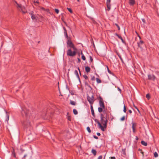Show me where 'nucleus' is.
Segmentation results:
<instances>
[{
  "mask_svg": "<svg viewBox=\"0 0 159 159\" xmlns=\"http://www.w3.org/2000/svg\"><path fill=\"white\" fill-rule=\"evenodd\" d=\"M21 112L22 116H25L26 117V119L22 123L24 127L27 128L31 127V122L29 119H30L31 117L29 114V111L25 107H21Z\"/></svg>",
  "mask_w": 159,
  "mask_h": 159,
  "instance_id": "nucleus-1",
  "label": "nucleus"
},
{
  "mask_svg": "<svg viewBox=\"0 0 159 159\" xmlns=\"http://www.w3.org/2000/svg\"><path fill=\"white\" fill-rule=\"evenodd\" d=\"M107 115L106 114V116L105 117L102 114H101V122L103 125V126L101 125V123L98 121L96 122L99 128L103 131H105V129L107 127V123L108 121L107 120Z\"/></svg>",
  "mask_w": 159,
  "mask_h": 159,
  "instance_id": "nucleus-2",
  "label": "nucleus"
},
{
  "mask_svg": "<svg viewBox=\"0 0 159 159\" xmlns=\"http://www.w3.org/2000/svg\"><path fill=\"white\" fill-rule=\"evenodd\" d=\"M16 3L17 5V7L18 8L19 10H21L23 13H25L27 12V10L24 6H22L21 5H19L16 2Z\"/></svg>",
  "mask_w": 159,
  "mask_h": 159,
  "instance_id": "nucleus-3",
  "label": "nucleus"
},
{
  "mask_svg": "<svg viewBox=\"0 0 159 159\" xmlns=\"http://www.w3.org/2000/svg\"><path fill=\"white\" fill-rule=\"evenodd\" d=\"M67 44L68 47H69L70 48H72L74 50H76V48L70 40H68L67 42Z\"/></svg>",
  "mask_w": 159,
  "mask_h": 159,
  "instance_id": "nucleus-4",
  "label": "nucleus"
},
{
  "mask_svg": "<svg viewBox=\"0 0 159 159\" xmlns=\"http://www.w3.org/2000/svg\"><path fill=\"white\" fill-rule=\"evenodd\" d=\"M76 52L75 50L72 51L70 49H69L67 51V55L70 57H74L75 55Z\"/></svg>",
  "mask_w": 159,
  "mask_h": 159,
  "instance_id": "nucleus-5",
  "label": "nucleus"
},
{
  "mask_svg": "<svg viewBox=\"0 0 159 159\" xmlns=\"http://www.w3.org/2000/svg\"><path fill=\"white\" fill-rule=\"evenodd\" d=\"M99 99V104L100 107H102L104 108H106L102 98L100 96Z\"/></svg>",
  "mask_w": 159,
  "mask_h": 159,
  "instance_id": "nucleus-6",
  "label": "nucleus"
},
{
  "mask_svg": "<svg viewBox=\"0 0 159 159\" xmlns=\"http://www.w3.org/2000/svg\"><path fill=\"white\" fill-rule=\"evenodd\" d=\"M87 100L90 104L91 105H92L94 102V97L92 95L91 97L89 96L87 97Z\"/></svg>",
  "mask_w": 159,
  "mask_h": 159,
  "instance_id": "nucleus-7",
  "label": "nucleus"
},
{
  "mask_svg": "<svg viewBox=\"0 0 159 159\" xmlns=\"http://www.w3.org/2000/svg\"><path fill=\"white\" fill-rule=\"evenodd\" d=\"M131 124L132 125V128L133 129V133H135L136 132V128L137 124L136 123L132 121Z\"/></svg>",
  "mask_w": 159,
  "mask_h": 159,
  "instance_id": "nucleus-8",
  "label": "nucleus"
},
{
  "mask_svg": "<svg viewBox=\"0 0 159 159\" xmlns=\"http://www.w3.org/2000/svg\"><path fill=\"white\" fill-rule=\"evenodd\" d=\"M111 0H107L106 2L107 6V10L109 11L111 9Z\"/></svg>",
  "mask_w": 159,
  "mask_h": 159,
  "instance_id": "nucleus-9",
  "label": "nucleus"
},
{
  "mask_svg": "<svg viewBox=\"0 0 159 159\" xmlns=\"http://www.w3.org/2000/svg\"><path fill=\"white\" fill-rule=\"evenodd\" d=\"M144 43V42L143 41L140 40L139 42L137 43L138 47L141 49L143 48L142 46Z\"/></svg>",
  "mask_w": 159,
  "mask_h": 159,
  "instance_id": "nucleus-10",
  "label": "nucleus"
},
{
  "mask_svg": "<svg viewBox=\"0 0 159 159\" xmlns=\"http://www.w3.org/2000/svg\"><path fill=\"white\" fill-rule=\"evenodd\" d=\"M155 78V76L153 75H148V79L149 80H154Z\"/></svg>",
  "mask_w": 159,
  "mask_h": 159,
  "instance_id": "nucleus-11",
  "label": "nucleus"
},
{
  "mask_svg": "<svg viewBox=\"0 0 159 159\" xmlns=\"http://www.w3.org/2000/svg\"><path fill=\"white\" fill-rule=\"evenodd\" d=\"M63 28L64 29L65 36L66 38H67V39H68L69 37L67 35L66 30V29L65 27H63Z\"/></svg>",
  "mask_w": 159,
  "mask_h": 159,
  "instance_id": "nucleus-12",
  "label": "nucleus"
},
{
  "mask_svg": "<svg viewBox=\"0 0 159 159\" xmlns=\"http://www.w3.org/2000/svg\"><path fill=\"white\" fill-rule=\"evenodd\" d=\"M98 112L100 113H101L102 111L103 112H105L106 108H102V107H100L98 108Z\"/></svg>",
  "mask_w": 159,
  "mask_h": 159,
  "instance_id": "nucleus-13",
  "label": "nucleus"
},
{
  "mask_svg": "<svg viewBox=\"0 0 159 159\" xmlns=\"http://www.w3.org/2000/svg\"><path fill=\"white\" fill-rule=\"evenodd\" d=\"M90 108H91V111L92 114L93 116V117H95V116L94 114V111L93 109V107L92 105L90 106Z\"/></svg>",
  "mask_w": 159,
  "mask_h": 159,
  "instance_id": "nucleus-14",
  "label": "nucleus"
},
{
  "mask_svg": "<svg viewBox=\"0 0 159 159\" xmlns=\"http://www.w3.org/2000/svg\"><path fill=\"white\" fill-rule=\"evenodd\" d=\"M74 74L76 75L79 80L80 81V79L78 74V72L77 70H75L74 71Z\"/></svg>",
  "mask_w": 159,
  "mask_h": 159,
  "instance_id": "nucleus-15",
  "label": "nucleus"
},
{
  "mask_svg": "<svg viewBox=\"0 0 159 159\" xmlns=\"http://www.w3.org/2000/svg\"><path fill=\"white\" fill-rule=\"evenodd\" d=\"M129 3L130 5H133L135 4L134 0H129Z\"/></svg>",
  "mask_w": 159,
  "mask_h": 159,
  "instance_id": "nucleus-16",
  "label": "nucleus"
},
{
  "mask_svg": "<svg viewBox=\"0 0 159 159\" xmlns=\"http://www.w3.org/2000/svg\"><path fill=\"white\" fill-rule=\"evenodd\" d=\"M85 70L87 72H89L90 70V68L89 66H86L85 68Z\"/></svg>",
  "mask_w": 159,
  "mask_h": 159,
  "instance_id": "nucleus-17",
  "label": "nucleus"
},
{
  "mask_svg": "<svg viewBox=\"0 0 159 159\" xmlns=\"http://www.w3.org/2000/svg\"><path fill=\"white\" fill-rule=\"evenodd\" d=\"M92 152L94 156H95L97 154V152L96 150L93 149H92Z\"/></svg>",
  "mask_w": 159,
  "mask_h": 159,
  "instance_id": "nucleus-18",
  "label": "nucleus"
},
{
  "mask_svg": "<svg viewBox=\"0 0 159 159\" xmlns=\"http://www.w3.org/2000/svg\"><path fill=\"white\" fill-rule=\"evenodd\" d=\"M84 84H85V86H88V87H89V88H90L91 89H92V87H91V86L89 85L88 82L87 81H85V82H84Z\"/></svg>",
  "mask_w": 159,
  "mask_h": 159,
  "instance_id": "nucleus-19",
  "label": "nucleus"
},
{
  "mask_svg": "<svg viewBox=\"0 0 159 159\" xmlns=\"http://www.w3.org/2000/svg\"><path fill=\"white\" fill-rule=\"evenodd\" d=\"M117 55L119 57V58L120 59V60H121V61L122 62V63H124V61H123L122 58L121 56L120 55V54L119 53H117Z\"/></svg>",
  "mask_w": 159,
  "mask_h": 159,
  "instance_id": "nucleus-20",
  "label": "nucleus"
},
{
  "mask_svg": "<svg viewBox=\"0 0 159 159\" xmlns=\"http://www.w3.org/2000/svg\"><path fill=\"white\" fill-rule=\"evenodd\" d=\"M141 144L144 146H147V143L145 142L144 141L142 140L141 142Z\"/></svg>",
  "mask_w": 159,
  "mask_h": 159,
  "instance_id": "nucleus-21",
  "label": "nucleus"
},
{
  "mask_svg": "<svg viewBox=\"0 0 159 159\" xmlns=\"http://www.w3.org/2000/svg\"><path fill=\"white\" fill-rule=\"evenodd\" d=\"M96 80L98 84L102 82L101 80L98 78H97L96 79Z\"/></svg>",
  "mask_w": 159,
  "mask_h": 159,
  "instance_id": "nucleus-22",
  "label": "nucleus"
},
{
  "mask_svg": "<svg viewBox=\"0 0 159 159\" xmlns=\"http://www.w3.org/2000/svg\"><path fill=\"white\" fill-rule=\"evenodd\" d=\"M73 112L74 114L76 115L78 114V111L76 109H74L73 110Z\"/></svg>",
  "mask_w": 159,
  "mask_h": 159,
  "instance_id": "nucleus-23",
  "label": "nucleus"
},
{
  "mask_svg": "<svg viewBox=\"0 0 159 159\" xmlns=\"http://www.w3.org/2000/svg\"><path fill=\"white\" fill-rule=\"evenodd\" d=\"M70 103L71 105H76L75 102L72 101H70Z\"/></svg>",
  "mask_w": 159,
  "mask_h": 159,
  "instance_id": "nucleus-24",
  "label": "nucleus"
},
{
  "mask_svg": "<svg viewBox=\"0 0 159 159\" xmlns=\"http://www.w3.org/2000/svg\"><path fill=\"white\" fill-rule=\"evenodd\" d=\"M146 97L148 100H149L150 98V96L148 93L146 94Z\"/></svg>",
  "mask_w": 159,
  "mask_h": 159,
  "instance_id": "nucleus-25",
  "label": "nucleus"
},
{
  "mask_svg": "<svg viewBox=\"0 0 159 159\" xmlns=\"http://www.w3.org/2000/svg\"><path fill=\"white\" fill-rule=\"evenodd\" d=\"M154 157H158V156L157 153L156 152H155L154 153Z\"/></svg>",
  "mask_w": 159,
  "mask_h": 159,
  "instance_id": "nucleus-26",
  "label": "nucleus"
},
{
  "mask_svg": "<svg viewBox=\"0 0 159 159\" xmlns=\"http://www.w3.org/2000/svg\"><path fill=\"white\" fill-rule=\"evenodd\" d=\"M126 107H125V104H124V109H123V111L125 113L126 112Z\"/></svg>",
  "mask_w": 159,
  "mask_h": 159,
  "instance_id": "nucleus-27",
  "label": "nucleus"
},
{
  "mask_svg": "<svg viewBox=\"0 0 159 159\" xmlns=\"http://www.w3.org/2000/svg\"><path fill=\"white\" fill-rule=\"evenodd\" d=\"M115 35L117 36L119 39H120L122 38V37L120 36L117 33L115 34Z\"/></svg>",
  "mask_w": 159,
  "mask_h": 159,
  "instance_id": "nucleus-28",
  "label": "nucleus"
},
{
  "mask_svg": "<svg viewBox=\"0 0 159 159\" xmlns=\"http://www.w3.org/2000/svg\"><path fill=\"white\" fill-rule=\"evenodd\" d=\"M31 18L32 20H34L35 19V16L34 15L32 14V16H31Z\"/></svg>",
  "mask_w": 159,
  "mask_h": 159,
  "instance_id": "nucleus-29",
  "label": "nucleus"
},
{
  "mask_svg": "<svg viewBox=\"0 0 159 159\" xmlns=\"http://www.w3.org/2000/svg\"><path fill=\"white\" fill-rule=\"evenodd\" d=\"M125 116H123L120 118V120L122 121H123L124 120H125Z\"/></svg>",
  "mask_w": 159,
  "mask_h": 159,
  "instance_id": "nucleus-30",
  "label": "nucleus"
},
{
  "mask_svg": "<svg viewBox=\"0 0 159 159\" xmlns=\"http://www.w3.org/2000/svg\"><path fill=\"white\" fill-rule=\"evenodd\" d=\"M87 129L89 133H90L91 132V130L89 127L88 126L87 127Z\"/></svg>",
  "mask_w": 159,
  "mask_h": 159,
  "instance_id": "nucleus-31",
  "label": "nucleus"
},
{
  "mask_svg": "<svg viewBox=\"0 0 159 159\" xmlns=\"http://www.w3.org/2000/svg\"><path fill=\"white\" fill-rule=\"evenodd\" d=\"M83 77L84 78L85 80H87L88 79V77L87 76V75H83Z\"/></svg>",
  "mask_w": 159,
  "mask_h": 159,
  "instance_id": "nucleus-32",
  "label": "nucleus"
},
{
  "mask_svg": "<svg viewBox=\"0 0 159 159\" xmlns=\"http://www.w3.org/2000/svg\"><path fill=\"white\" fill-rule=\"evenodd\" d=\"M81 58L82 60L84 61L86 59V58L84 55H82V56Z\"/></svg>",
  "mask_w": 159,
  "mask_h": 159,
  "instance_id": "nucleus-33",
  "label": "nucleus"
},
{
  "mask_svg": "<svg viewBox=\"0 0 159 159\" xmlns=\"http://www.w3.org/2000/svg\"><path fill=\"white\" fill-rule=\"evenodd\" d=\"M67 9L71 13H72V11L71 8H67Z\"/></svg>",
  "mask_w": 159,
  "mask_h": 159,
  "instance_id": "nucleus-34",
  "label": "nucleus"
},
{
  "mask_svg": "<svg viewBox=\"0 0 159 159\" xmlns=\"http://www.w3.org/2000/svg\"><path fill=\"white\" fill-rule=\"evenodd\" d=\"M55 11L57 14H58L59 12V10L58 9H55Z\"/></svg>",
  "mask_w": 159,
  "mask_h": 159,
  "instance_id": "nucleus-35",
  "label": "nucleus"
},
{
  "mask_svg": "<svg viewBox=\"0 0 159 159\" xmlns=\"http://www.w3.org/2000/svg\"><path fill=\"white\" fill-rule=\"evenodd\" d=\"M115 25L117 27L118 30H120V28L119 25H118V24H115Z\"/></svg>",
  "mask_w": 159,
  "mask_h": 159,
  "instance_id": "nucleus-36",
  "label": "nucleus"
},
{
  "mask_svg": "<svg viewBox=\"0 0 159 159\" xmlns=\"http://www.w3.org/2000/svg\"><path fill=\"white\" fill-rule=\"evenodd\" d=\"M107 71L108 72L110 73V74H111V71L109 70V68H108V67L107 66Z\"/></svg>",
  "mask_w": 159,
  "mask_h": 159,
  "instance_id": "nucleus-37",
  "label": "nucleus"
},
{
  "mask_svg": "<svg viewBox=\"0 0 159 159\" xmlns=\"http://www.w3.org/2000/svg\"><path fill=\"white\" fill-rule=\"evenodd\" d=\"M89 58H90V62H92L93 61V59L92 57L91 56H90L89 57Z\"/></svg>",
  "mask_w": 159,
  "mask_h": 159,
  "instance_id": "nucleus-38",
  "label": "nucleus"
},
{
  "mask_svg": "<svg viewBox=\"0 0 159 159\" xmlns=\"http://www.w3.org/2000/svg\"><path fill=\"white\" fill-rule=\"evenodd\" d=\"M6 116L7 119V120H8L9 118V115L8 114L7 112H6Z\"/></svg>",
  "mask_w": 159,
  "mask_h": 159,
  "instance_id": "nucleus-39",
  "label": "nucleus"
},
{
  "mask_svg": "<svg viewBox=\"0 0 159 159\" xmlns=\"http://www.w3.org/2000/svg\"><path fill=\"white\" fill-rule=\"evenodd\" d=\"M122 152H123V154L124 155H125L126 153H125V149H122Z\"/></svg>",
  "mask_w": 159,
  "mask_h": 159,
  "instance_id": "nucleus-40",
  "label": "nucleus"
},
{
  "mask_svg": "<svg viewBox=\"0 0 159 159\" xmlns=\"http://www.w3.org/2000/svg\"><path fill=\"white\" fill-rule=\"evenodd\" d=\"M67 119L68 120L70 121L71 120V118L70 116H67Z\"/></svg>",
  "mask_w": 159,
  "mask_h": 159,
  "instance_id": "nucleus-41",
  "label": "nucleus"
},
{
  "mask_svg": "<svg viewBox=\"0 0 159 159\" xmlns=\"http://www.w3.org/2000/svg\"><path fill=\"white\" fill-rule=\"evenodd\" d=\"M102 155L100 156L98 158V159H102Z\"/></svg>",
  "mask_w": 159,
  "mask_h": 159,
  "instance_id": "nucleus-42",
  "label": "nucleus"
},
{
  "mask_svg": "<svg viewBox=\"0 0 159 159\" xmlns=\"http://www.w3.org/2000/svg\"><path fill=\"white\" fill-rule=\"evenodd\" d=\"M95 77L94 76H93L92 78H91V80H95Z\"/></svg>",
  "mask_w": 159,
  "mask_h": 159,
  "instance_id": "nucleus-43",
  "label": "nucleus"
},
{
  "mask_svg": "<svg viewBox=\"0 0 159 159\" xmlns=\"http://www.w3.org/2000/svg\"><path fill=\"white\" fill-rule=\"evenodd\" d=\"M34 3H37V4H39V1H38V0L36 1H34Z\"/></svg>",
  "mask_w": 159,
  "mask_h": 159,
  "instance_id": "nucleus-44",
  "label": "nucleus"
},
{
  "mask_svg": "<svg viewBox=\"0 0 159 159\" xmlns=\"http://www.w3.org/2000/svg\"><path fill=\"white\" fill-rule=\"evenodd\" d=\"M141 20H142V21L143 22V23H145L146 21H145V20L143 18V19H142Z\"/></svg>",
  "mask_w": 159,
  "mask_h": 159,
  "instance_id": "nucleus-45",
  "label": "nucleus"
},
{
  "mask_svg": "<svg viewBox=\"0 0 159 159\" xmlns=\"http://www.w3.org/2000/svg\"><path fill=\"white\" fill-rule=\"evenodd\" d=\"M121 40V41L123 43H125V41L123 39H122V37L121 38V39H120Z\"/></svg>",
  "mask_w": 159,
  "mask_h": 159,
  "instance_id": "nucleus-46",
  "label": "nucleus"
},
{
  "mask_svg": "<svg viewBox=\"0 0 159 159\" xmlns=\"http://www.w3.org/2000/svg\"><path fill=\"white\" fill-rule=\"evenodd\" d=\"M40 9L43 11H46V9L43 7H40Z\"/></svg>",
  "mask_w": 159,
  "mask_h": 159,
  "instance_id": "nucleus-47",
  "label": "nucleus"
},
{
  "mask_svg": "<svg viewBox=\"0 0 159 159\" xmlns=\"http://www.w3.org/2000/svg\"><path fill=\"white\" fill-rule=\"evenodd\" d=\"M93 138H95V139H98V137L97 136H96V135H93Z\"/></svg>",
  "mask_w": 159,
  "mask_h": 159,
  "instance_id": "nucleus-48",
  "label": "nucleus"
},
{
  "mask_svg": "<svg viewBox=\"0 0 159 159\" xmlns=\"http://www.w3.org/2000/svg\"><path fill=\"white\" fill-rule=\"evenodd\" d=\"M134 107L137 110V111L139 113L140 112V111L139 110V109L137 108V107H136L135 106H134Z\"/></svg>",
  "mask_w": 159,
  "mask_h": 159,
  "instance_id": "nucleus-49",
  "label": "nucleus"
},
{
  "mask_svg": "<svg viewBox=\"0 0 159 159\" xmlns=\"http://www.w3.org/2000/svg\"><path fill=\"white\" fill-rule=\"evenodd\" d=\"M26 156H27L26 154L24 156L23 158H22V159H25V158Z\"/></svg>",
  "mask_w": 159,
  "mask_h": 159,
  "instance_id": "nucleus-50",
  "label": "nucleus"
},
{
  "mask_svg": "<svg viewBox=\"0 0 159 159\" xmlns=\"http://www.w3.org/2000/svg\"><path fill=\"white\" fill-rule=\"evenodd\" d=\"M117 89H118V90L120 92V93L121 92V89L119 87H118Z\"/></svg>",
  "mask_w": 159,
  "mask_h": 159,
  "instance_id": "nucleus-51",
  "label": "nucleus"
},
{
  "mask_svg": "<svg viewBox=\"0 0 159 159\" xmlns=\"http://www.w3.org/2000/svg\"><path fill=\"white\" fill-rule=\"evenodd\" d=\"M97 135H98V136H100L101 135L100 133H98V132L97 133Z\"/></svg>",
  "mask_w": 159,
  "mask_h": 159,
  "instance_id": "nucleus-52",
  "label": "nucleus"
},
{
  "mask_svg": "<svg viewBox=\"0 0 159 159\" xmlns=\"http://www.w3.org/2000/svg\"><path fill=\"white\" fill-rule=\"evenodd\" d=\"M128 112L130 113L131 114L132 112V111L130 110H128Z\"/></svg>",
  "mask_w": 159,
  "mask_h": 159,
  "instance_id": "nucleus-53",
  "label": "nucleus"
},
{
  "mask_svg": "<svg viewBox=\"0 0 159 159\" xmlns=\"http://www.w3.org/2000/svg\"><path fill=\"white\" fill-rule=\"evenodd\" d=\"M111 159H116L115 157H111Z\"/></svg>",
  "mask_w": 159,
  "mask_h": 159,
  "instance_id": "nucleus-54",
  "label": "nucleus"
},
{
  "mask_svg": "<svg viewBox=\"0 0 159 159\" xmlns=\"http://www.w3.org/2000/svg\"><path fill=\"white\" fill-rule=\"evenodd\" d=\"M135 139L136 140H139V138L137 136L136 137Z\"/></svg>",
  "mask_w": 159,
  "mask_h": 159,
  "instance_id": "nucleus-55",
  "label": "nucleus"
},
{
  "mask_svg": "<svg viewBox=\"0 0 159 159\" xmlns=\"http://www.w3.org/2000/svg\"><path fill=\"white\" fill-rule=\"evenodd\" d=\"M78 70H79L80 75H81V72H80V69H79V67L78 68Z\"/></svg>",
  "mask_w": 159,
  "mask_h": 159,
  "instance_id": "nucleus-56",
  "label": "nucleus"
},
{
  "mask_svg": "<svg viewBox=\"0 0 159 159\" xmlns=\"http://www.w3.org/2000/svg\"><path fill=\"white\" fill-rule=\"evenodd\" d=\"M69 116V112H67V116Z\"/></svg>",
  "mask_w": 159,
  "mask_h": 159,
  "instance_id": "nucleus-57",
  "label": "nucleus"
},
{
  "mask_svg": "<svg viewBox=\"0 0 159 159\" xmlns=\"http://www.w3.org/2000/svg\"><path fill=\"white\" fill-rule=\"evenodd\" d=\"M21 151L22 152H23L24 151V150H23L22 149H21Z\"/></svg>",
  "mask_w": 159,
  "mask_h": 159,
  "instance_id": "nucleus-58",
  "label": "nucleus"
},
{
  "mask_svg": "<svg viewBox=\"0 0 159 159\" xmlns=\"http://www.w3.org/2000/svg\"><path fill=\"white\" fill-rule=\"evenodd\" d=\"M81 55H82H82H84V54H83V52H82V51H81Z\"/></svg>",
  "mask_w": 159,
  "mask_h": 159,
  "instance_id": "nucleus-59",
  "label": "nucleus"
},
{
  "mask_svg": "<svg viewBox=\"0 0 159 159\" xmlns=\"http://www.w3.org/2000/svg\"><path fill=\"white\" fill-rule=\"evenodd\" d=\"M49 11V10L48 9H46V11Z\"/></svg>",
  "mask_w": 159,
  "mask_h": 159,
  "instance_id": "nucleus-60",
  "label": "nucleus"
},
{
  "mask_svg": "<svg viewBox=\"0 0 159 159\" xmlns=\"http://www.w3.org/2000/svg\"><path fill=\"white\" fill-rule=\"evenodd\" d=\"M78 59L79 61H80V59L79 58H78Z\"/></svg>",
  "mask_w": 159,
  "mask_h": 159,
  "instance_id": "nucleus-61",
  "label": "nucleus"
},
{
  "mask_svg": "<svg viewBox=\"0 0 159 159\" xmlns=\"http://www.w3.org/2000/svg\"><path fill=\"white\" fill-rule=\"evenodd\" d=\"M141 150H141L140 149H139V151H141Z\"/></svg>",
  "mask_w": 159,
  "mask_h": 159,
  "instance_id": "nucleus-62",
  "label": "nucleus"
},
{
  "mask_svg": "<svg viewBox=\"0 0 159 159\" xmlns=\"http://www.w3.org/2000/svg\"><path fill=\"white\" fill-rule=\"evenodd\" d=\"M139 37L140 39H141V37L140 36H139Z\"/></svg>",
  "mask_w": 159,
  "mask_h": 159,
  "instance_id": "nucleus-63",
  "label": "nucleus"
},
{
  "mask_svg": "<svg viewBox=\"0 0 159 159\" xmlns=\"http://www.w3.org/2000/svg\"><path fill=\"white\" fill-rule=\"evenodd\" d=\"M77 0V1H78V2H79V1H80V0Z\"/></svg>",
  "mask_w": 159,
  "mask_h": 159,
  "instance_id": "nucleus-64",
  "label": "nucleus"
}]
</instances>
